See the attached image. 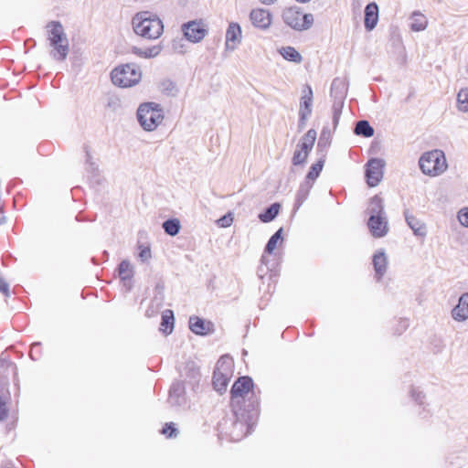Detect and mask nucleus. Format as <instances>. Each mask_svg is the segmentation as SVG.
<instances>
[{
    "label": "nucleus",
    "mask_w": 468,
    "mask_h": 468,
    "mask_svg": "<svg viewBox=\"0 0 468 468\" xmlns=\"http://www.w3.org/2000/svg\"><path fill=\"white\" fill-rule=\"evenodd\" d=\"M243 32L240 25L235 21H229L225 32L224 48L227 52L235 51L242 43Z\"/></svg>",
    "instance_id": "obj_9"
},
{
    "label": "nucleus",
    "mask_w": 468,
    "mask_h": 468,
    "mask_svg": "<svg viewBox=\"0 0 468 468\" xmlns=\"http://www.w3.org/2000/svg\"><path fill=\"white\" fill-rule=\"evenodd\" d=\"M282 20L286 25L295 30H307L314 24L312 14H302L297 7H289L282 12Z\"/></svg>",
    "instance_id": "obj_8"
},
{
    "label": "nucleus",
    "mask_w": 468,
    "mask_h": 468,
    "mask_svg": "<svg viewBox=\"0 0 468 468\" xmlns=\"http://www.w3.org/2000/svg\"><path fill=\"white\" fill-rule=\"evenodd\" d=\"M249 18L255 28L266 31L271 27L273 17L269 10L257 7L250 12Z\"/></svg>",
    "instance_id": "obj_12"
},
{
    "label": "nucleus",
    "mask_w": 468,
    "mask_h": 468,
    "mask_svg": "<svg viewBox=\"0 0 468 468\" xmlns=\"http://www.w3.org/2000/svg\"><path fill=\"white\" fill-rule=\"evenodd\" d=\"M111 78L115 86L127 89L140 83L143 71L136 63L121 64L112 70Z\"/></svg>",
    "instance_id": "obj_6"
},
{
    "label": "nucleus",
    "mask_w": 468,
    "mask_h": 468,
    "mask_svg": "<svg viewBox=\"0 0 468 468\" xmlns=\"http://www.w3.org/2000/svg\"><path fill=\"white\" fill-rule=\"evenodd\" d=\"M163 229L166 234L176 236L181 229V224L179 219L172 218L163 223Z\"/></svg>",
    "instance_id": "obj_28"
},
{
    "label": "nucleus",
    "mask_w": 468,
    "mask_h": 468,
    "mask_svg": "<svg viewBox=\"0 0 468 468\" xmlns=\"http://www.w3.org/2000/svg\"><path fill=\"white\" fill-rule=\"evenodd\" d=\"M338 90H339L340 100H339V101L335 102L333 107L335 122H336L338 120V118L340 117L341 111H342L343 104H344L343 99H344V96L346 91V82L344 80H340V79L334 80V81L332 83V91H335Z\"/></svg>",
    "instance_id": "obj_15"
},
{
    "label": "nucleus",
    "mask_w": 468,
    "mask_h": 468,
    "mask_svg": "<svg viewBox=\"0 0 468 468\" xmlns=\"http://www.w3.org/2000/svg\"><path fill=\"white\" fill-rule=\"evenodd\" d=\"M119 277L127 290L132 289V279L134 274L133 266L129 261H122L118 268Z\"/></svg>",
    "instance_id": "obj_19"
},
{
    "label": "nucleus",
    "mask_w": 468,
    "mask_h": 468,
    "mask_svg": "<svg viewBox=\"0 0 468 468\" xmlns=\"http://www.w3.org/2000/svg\"><path fill=\"white\" fill-rule=\"evenodd\" d=\"M373 265L378 279H380L387 271L388 258L384 251H378L373 257Z\"/></svg>",
    "instance_id": "obj_21"
},
{
    "label": "nucleus",
    "mask_w": 468,
    "mask_h": 468,
    "mask_svg": "<svg viewBox=\"0 0 468 468\" xmlns=\"http://www.w3.org/2000/svg\"><path fill=\"white\" fill-rule=\"evenodd\" d=\"M405 218L408 226L411 229L415 236L424 238L427 235V227L424 222L410 214H406Z\"/></svg>",
    "instance_id": "obj_20"
},
{
    "label": "nucleus",
    "mask_w": 468,
    "mask_h": 468,
    "mask_svg": "<svg viewBox=\"0 0 468 468\" xmlns=\"http://www.w3.org/2000/svg\"><path fill=\"white\" fill-rule=\"evenodd\" d=\"M412 397L420 404H422L425 399V395L422 392L415 390L412 392Z\"/></svg>",
    "instance_id": "obj_39"
},
{
    "label": "nucleus",
    "mask_w": 468,
    "mask_h": 468,
    "mask_svg": "<svg viewBox=\"0 0 468 468\" xmlns=\"http://www.w3.org/2000/svg\"><path fill=\"white\" fill-rule=\"evenodd\" d=\"M324 167V160H319L317 163L314 164L311 166V169L307 175V178L310 180H314L318 177L320 172Z\"/></svg>",
    "instance_id": "obj_33"
},
{
    "label": "nucleus",
    "mask_w": 468,
    "mask_h": 468,
    "mask_svg": "<svg viewBox=\"0 0 468 468\" xmlns=\"http://www.w3.org/2000/svg\"><path fill=\"white\" fill-rule=\"evenodd\" d=\"M428 19L419 11H415L410 16V28L414 32H420L427 28Z\"/></svg>",
    "instance_id": "obj_22"
},
{
    "label": "nucleus",
    "mask_w": 468,
    "mask_h": 468,
    "mask_svg": "<svg viewBox=\"0 0 468 468\" xmlns=\"http://www.w3.org/2000/svg\"><path fill=\"white\" fill-rule=\"evenodd\" d=\"M181 387L180 385H176V386H174L170 391V399L173 400L174 399V396L176 395V392L180 393L181 392Z\"/></svg>",
    "instance_id": "obj_40"
},
{
    "label": "nucleus",
    "mask_w": 468,
    "mask_h": 468,
    "mask_svg": "<svg viewBox=\"0 0 468 468\" xmlns=\"http://www.w3.org/2000/svg\"><path fill=\"white\" fill-rule=\"evenodd\" d=\"M355 133L357 135H363L368 138L374 135V129L369 125L368 122L360 121L356 125Z\"/></svg>",
    "instance_id": "obj_30"
},
{
    "label": "nucleus",
    "mask_w": 468,
    "mask_h": 468,
    "mask_svg": "<svg viewBox=\"0 0 468 468\" xmlns=\"http://www.w3.org/2000/svg\"><path fill=\"white\" fill-rule=\"evenodd\" d=\"M316 135H317V133H316L315 130L310 129L303 136V138L301 139L297 147L309 154L311 152V150L313 149V146L315 143Z\"/></svg>",
    "instance_id": "obj_26"
},
{
    "label": "nucleus",
    "mask_w": 468,
    "mask_h": 468,
    "mask_svg": "<svg viewBox=\"0 0 468 468\" xmlns=\"http://www.w3.org/2000/svg\"><path fill=\"white\" fill-rule=\"evenodd\" d=\"M378 22V6L376 3H369L365 8V28L372 31Z\"/></svg>",
    "instance_id": "obj_18"
},
{
    "label": "nucleus",
    "mask_w": 468,
    "mask_h": 468,
    "mask_svg": "<svg viewBox=\"0 0 468 468\" xmlns=\"http://www.w3.org/2000/svg\"><path fill=\"white\" fill-rule=\"evenodd\" d=\"M279 210L280 204L274 203L265 212L260 214L259 218L261 221L264 223L271 222L278 215Z\"/></svg>",
    "instance_id": "obj_29"
},
{
    "label": "nucleus",
    "mask_w": 468,
    "mask_h": 468,
    "mask_svg": "<svg viewBox=\"0 0 468 468\" xmlns=\"http://www.w3.org/2000/svg\"><path fill=\"white\" fill-rule=\"evenodd\" d=\"M133 33L147 40H156L164 33V23L158 15L148 10L139 11L131 20Z\"/></svg>",
    "instance_id": "obj_1"
},
{
    "label": "nucleus",
    "mask_w": 468,
    "mask_h": 468,
    "mask_svg": "<svg viewBox=\"0 0 468 468\" xmlns=\"http://www.w3.org/2000/svg\"><path fill=\"white\" fill-rule=\"evenodd\" d=\"M456 218L462 227L468 229V207L460 208L456 213Z\"/></svg>",
    "instance_id": "obj_32"
},
{
    "label": "nucleus",
    "mask_w": 468,
    "mask_h": 468,
    "mask_svg": "<svg viewBox=\"0 0 468 468\" xmlns=\"http://www.w3.org/2000/svg\"><path fill=\"white\" fill-rule=\"evenodd\" d=\"M253 387L251 378L249 377L239 378L232 386L231 397L235 400L239 398H242L247 394Z\"/></svg>",
    "instance_id": "obj_16"
},
{
    "label": "nucleus",
    "mask_w": 468,
    "mask_h": 468,
    "mask_svg": "<svg viewBox=\"0 0 468 468\" xmlns=\"http://www.w3.org/2000/svg\"><path fill=\"white\" fill-rule=\"evenodd\" d=\"M313 90L310 86L304 87L302 90L299 106V127L303 128L306 124L307 119L312 114L313 111Z\"/></svg>",
    "instance_id": "obj_11"
},
{
    "label": "nucleus",
    "mask_w": 468,
    "mask_h": 468,
    "mask_svg": "<svg viewBox=\"0 0 468 468\" xmlns=\"http://www.w3.org/2000/svg\"><path fill=\"white\" fill-rule=\"evenodd\" d=\"M189 328L196 335H206L209 331V324L197 316H193L189 319Z\"/></svg>",
    "instance_id": "obj_25"
},
{
    "label": "nucleus",
    "mask_w": 468,
    "mask_h": 468,
    "mask_svg": "<svg viewBox=\"0 0 468 468\" xmlns=\"http://www.w3.org/2000/svg\"><path fill=\"white\" fill-rule=\"evenodd\" d=\"M282 229H280L277 232H275L271 237V239H269L267 245H266V248H265V251L268 252V253H272L274 251V250L282 244Z\"/></svg>",
    "instance_id": "obj_31"
},
{
    "label": "nucleus",
    "mask_w": 468,
    "mask_h": 468,
    "mask_svg": "<svg viewBox=\"0 0 468 468\" xmlns=\"http://www.w3.org/2000/svg\"><path fill=\"white\" fill-rule=\"evenodd\" d=\"M279 53L284 59L291 62L299 64L303 60L302 55L293 47H282L279 49Z\"/></svg>",
    "instance_id": "obj_27"
},
{
    "label": "nucleus",
    "mask_w": 468,
    "mask_h": 468,
    "mask_svg": "<svg viewBox=\"0 0 468 468\" xmlns=\"http://www.w3.org/2000/svg\"><path fill=\"white\" fill-rule=\"evenodd\" d=\"M176 429L174 427L173 423H170V424L166 425L162 430V433L165 434L167 437H172L174 435L176 436Z\"/></svg>",
    "instance_id": "obj_37"
},
{
    "label": "nucleus",
    "mask_w": 468,
    "mask_h": 468,
    "mask_svg": "<svg viewBox=\"0 0 468 468\" xmlns=\"http://www.w3.org/2000/svg\"><path fill=\"white\" fill-rule=\"evenodd\" d=\"M385 163L382 159L373 158L367 164L366 177L369 186L373 187L379 184L383 177Z\"/></svg>",
    "instance_id": "obj_13"
},
{
    "label": "nucleus",
    "mask_w": 468,
    "mask_h": 468,
    "mask_svg": "<svg viewBox=\"0 0 468 468\" xmlns=\"http://www.w3.org/2000/svg\"><path fill=\"white\" fill-rule=\"evenodd\" d=\"M233 219L232 213H228L218 219L217 223L220 228H228L233 223Z\"/></svg>",
    "instance_id": "obj_35"
},
{
    "label": "nucleus",
    "mask_w": 468,
    "mask_h": 468,
    "mask_svg": "<svg viewBox=\"0 0 468 468\" xmlns=\"http://www.w3.org/2000/svg\"><path fill=\"white\" fill-rule=\"evenodd\" d=\"M163 50L161 44L152 45L144 48L133 47L132 53L137 58L144 59H151L158 57Z\"/></svg>",
    "instance_id": "obj_17"
},
{
    "label": "nucleus",
    "mask_w": 468,
    "mask_h": 468,
    "mask_svg": "<svg viewBox=\"0 0 468 468\" xmlns=\"http://www.w3.org/2000/svg\"><path fill=\"white\" fill-rule=\"evenodd\" d=\"M0 292L6 297L10 295L9 284L2 275H0Z\"/></svg>",
    "instance_id": "obj_36"
},
{
    "label": "nucleus",
    "mask_w": 468,
    "mask_h": 468,
    "mask_svg": "<svg viewBox=\"0 0 468 468\" xmlns=\"http://www.w3.org/2000/svg\"><path fill=\"white\" fill-rule=\"evenodd\" d=\"M456 109L461 113H468V86L462 87L457 91Z\"/></svg>",
    "instance_id": "obj_24"
},
{
    "label": "nucleus",
    "mask_w": 468,
    "mask_h": 468,
    "mask_svg": "<svg viewBox=\"0 0 468 468\" xmlns=\"http://www.w3.org/2000/svg\"><path fill=\"white\" fill-rule=\"evenodd\" d=\"M452 318L459 323L468 320V292L463 293L458 300V303L452 310Z\"/></svg>",
    "instance_id": "obj_14"
},
{
    "label": "nucleus",
    "mask_w": 468,
    "mask_h": 468,
    "mask_svg": "<svg viewBox=\"0 0 468 468\" xmlns=\"http://www.w3.org/2000/svg\"><path fill=\"white\" fill-rule=\"evenodd\" d=\"M420 171L430 177L443 175L448 169L446 155L442 150L433 149L421 154L419 160Z\"/></svg>",
    "instance_id": "obj_4"
},
{
    "label": "nucleus",
    "mask_w": 468,
    "mask_h": 468,
    "mask_svg": "<svg viewBox=\"0 0 468 468\" xmlns=\"http://www.w3.org/2000/svg\"><path fill=\"white\" fill-rule=\"evenodd\" d=\"M277 0H260L261 3L264 4V5H272L273 3H275Z\"/></svg>",
    "instance_id": "obj_42"
},
{
    "label": "nucleus",
    "mask_w": 468,
    "mask_h": 468,
    "mask_svg": "<svg viewBox=\"0 0 468 468\" xmlns=\"http://www.w3.org/2000/svg\"><path fill=\"white\" fill-rule=\"evenodd\" d=\"M367 210L369 213L367 226L371 235L375 238L386 236L388 232V223L382 199L377 196L371 198Z\"/></svg>",
    "instance_id": "obj_5"
},
{
    "label": "nucleus",
    "mask_w": 468,
    "mask_h": 468,
    "mask_svg": "<svg viewBox=\"0 0 468 468\" xmlns=\"http://www.w3.org/2000/svg\"><path fill=\"white\" fill-rule=\"evenodd\" d=\"M174 313L167 309L163 312L160 331L165 335H170L174 330Z\"/></svg>",
    "instance_id": "obj_23"
},
{
    "label": "nucleus",
    "mask_w": 468,
    "mask_h": 468,
    "mask_svg": "<svg viewBox=\"0 0 468 468\" xmlns=\"http://www.w3.org/2000/svg\"><path fill=\"white\" fill-rule=\"evenodd\" d=\"M233 367L234 363L231 357L223 356L218 359L213 376V386L218 392L226 391L233 375Z\"/></svg>",
    "instance_id": "obj_7"
},
{
    "label": "nucleus",
    "mask_w": 468,
    "mask_h": 468,
    "mask_svg": "<svg viewBox=\"0 0 468 468\" xmlns=\"http://www.w3.org/2000/svg\"><path fill=\"white\" fill-rule=\"evenodd\" d=\"M183 46L181 44H179L178 41L176 40H174V43H173V48L177 51V52H180V53H183L184 50H183Z\"/></svg>",
    "instance_id": "obj_41"
},
{
    "label": "nucleus",
    "mask_w": 468,
    "mask_h": 468,
    "mask_svg": "<svg viewBox=\"0 0 468 468\" xmlns=\"http://www.w3.org/2000/svg\"><path fill=\"white\" fill-rule=\"evenodd\" d=\"M308 154H309L308 153H306L303 150H301L300 148L297 147L296 151L293 154V157H292L293 164L295 165L303 164L306 161Z\"/></svg>",
    "instance_id": "obj_34"
},
{
    "label": "nucleus",
    "mask_w": 468,
    "mask_h": 468,
    "mask_svg": "<svg viewBox=\"0 0 468 468\" xmlns=\"http://www.w3.org/2000/svg\"><path fill=\"white\" fill-rule=\"evenodd\" d=\"M139 258L143 261H148L150 258H151V250L149 248H142L140 252H139Z\"/></svg>",
    "instance_id": "obj_38"
},
{
    "label": "nucleus",
    "mask_w": 468,
    "mask_h": 468,
    "mask_svg": "<svg viewBox=\"0 0 468 468\" xmlns=\"http://www.w3.org/2000/svg\"><path fill=\"white\" fill-rule=\"evenodd\" d=\"M184 37L191 43L201 42L207 34L206 26L199 21H190L181 27Z\"/></svg>",
    "instance_id": "obj_10"
},
{
    "label": "nucleus",
    "mask_w": 468,
    "mask_h": 468,
    "mask_svg": "<svg viewBox=\"0 0 468 468\" xmlns=\"http://www.w3.org/2000/svg\"><path fill=\"white\" fill-rule=\"evenodd\" d=\"M46 35L51 57L58 61H64L69 51V42L62 24L58 21L48 22Z\"/></svg>",
    "instance_id": "obj_2"
},
{
    "label": "nucleus",
    "mask_w": 468,
    "mask_h": 468,
    "mask_svg": "<svg viewBox=\"0 0 468 468\" xmlns=\"http://www.w3.org/2000/svg\"><path fill=\"white\" fill-rule=\"evenodd\" d=\"M136 118L144 131L154 132L163 123L165 112L159 103L143 102L137 108Z\"/></svg>",
    "instance_id": "obj_3"
}]
</instances>
